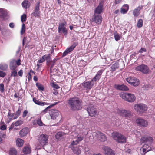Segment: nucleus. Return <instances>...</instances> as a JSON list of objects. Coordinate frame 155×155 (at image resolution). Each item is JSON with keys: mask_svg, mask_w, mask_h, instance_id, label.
I'll use <instances>...</instances> for the list:
<instances>
[{"mask_svg": "<svg viewBox=\"0 0 155 155\" xmlns=\"http://www.w3.org/2000/svg\"><path fill=\"white\" fill-rule=\"evenodd\" d=\"M103 72L102 70L99 71L95 77L91 81L84 82L80 85V87L83 89L90 90L97 83V81H98L100 78Z\"/></svg>", "mask_w": 155, "mask_h": 155, "instance_id": "f257e3e1", "label": "nucleus"}, {"mask_svg": "<svg viewBox=\"0 0 155 155\" xmlns=\"http://www.w3.org/2000/svg\"><path fill=\"white\" fill-rule=\"evenodd\" d=\"M68 103L72 110H78L81 109V102L78 98H73L68 100Z\"/></svg>", "mask_w": 155, "mask_h": 155, "instance_id": "f03ea898", "label": "nucleus"}, {"mask_svg": "<svg viewBox=\"0 0 155 155\" xmlns=\"http://www.w3.org/2000/svg\"><path fill=\"white\" fill-rule=\"evenodd\" d=\"M120 96L122 99L130 102H134L136 99L134 94L132 93L121 92L120 94Z\"/></svg>", "mask_w": 155, "mask_h": 155, "instance_id": "7ed1b4c3", "label": "nucleus"}, {"mask_svg": "<svg viewBox=\"0 0 155 155\" xmlns=\"http://www.w3.org/2000/svg\"><path fill=\"white\" fill-rule=\"evenodd\" d=\"M112 136L114 139L118 143H124L126 142V137L121 134L117 132H113Z\"/></svg>", "mask_w": 155, "mask_h": 155, "instance_id": "20e7f679", "label": "nucleus"}, {"mask_svg": "<svg viewBox=\"0 0 155 155\" xmlns=\"http://www.w3.org/2000/svg\"><path fill=\"white\" fill-rule=\"evenodd\" d=\"M134 109L137 112L143 113L147 110V106L143 104H136L134 106Z\"/></svg>", "mask_w": 155, "mask_h": 155, "instance_id": "39448f33", "label": "nucleus"}, {"mask_svg": "<svg viewBox=\"0 0 155 155\" xmlns=\"http://www.w3.org/2000/svg\"><path fill=\"white\" fill-rule=\"evenodd\" d=\"M93 135L94 138L100 141L104 142L106 140V137L105 135L100 131H97L94 133Z\"/></svg>", "mask_w": 155, "mask_h": 155, "instance_id": "423d86ee", "label": "nucleus"}, {"mask_svg": "<svg viewBox=\"0 0 155 155\" xmlns=\"http://www.w3.org/2000/svg\"><path fill=\"white\" fill-rule=\"evenodd\" d=\"M126 80L128 83L134 86H137L140 84L139 80L133 77H128L126 79Z\"/></svg>", "mask_w": 155, "mask_h": 155, "instance_id": "0eeeda50", "label": "nucleus"}, {"mask_svg": "<svg viewBox=\"0 0 155 155\" xmlns=\"http://www.w3.org/2000/svg\"><path fill=\"white\" fill-rule=\"evenodd\" d=\"M48 136L45 134H41L38 138V141L41 146H44L47 144L48 142Z\"/></svg>", "mask_w": 155, "mask_h": 155, "instance_id": "6e6552de", "label": "nucleus"}, {"mask_svg": "<svg viewBox=\"0 0 155 155\" xmlns=\"http://www.w3.org/2000/svg\"><path fill=\"white\" fill-rule=\"evenodd\" d=\"M135 69L136 71H140L144 74H147L149 71L148 67L144 64L137 66L135 67Z\"/></svg>", "mask_w": 155, "mask_h": 155, "instance_id": "1a4fd4ad", "label": "nucleus"}, {"mask_svg": "<svg viewBox=\"0 0 155 155\" xmlns=\"http://www.w3.org/2000/svg\"><path fill=\"white\" fill-rule=\"evenodd\" d=\"M21 60L19 59L17 60L15 59L12 60L9 63V68L10 70H13L16 69L17 67V65L19 66L21 64Z\"/></svg>", "mask_w": 155, "mask_h": 155, "instance_id": "9d476101", "label": "nucleus"}, {"mask_svg": "<svg viewBox=\"0 0 155 155\" xmlns=\"http://www.w3.org/2000/svg\"><path fill=\"white\" fill-rule=\"evenodd\" d=\"M87 111L89 115L91 117H93L97 114V111L94 106L90 105L87 108Z\"/></svg>", "mask_w": 155, "mask_h": 155, "instance_id": "9b49d317", "label": "nucleus"}, {"mask_svg": "<svg viewBox=\"0 0 155 155\" xmlns=\"http://www.w3.org/2000/svg\"><path fill=\"white\" fill-rule=\"evenodd\" d=\"M49 113L51 118L53 120L57 119L60 117V113L57 110L52 109L49 110Z\"/></svg>", "mask_w": 155, "mask_h": 155, "instance_id": "f8f14e48", "label": "nucleus"}, {"mask_svg": "<svg viewBox=\"0 0 155 155\" xmlns=\"http://www.w3.org/2000/svg\"><path fill=\"white\" fill-rule=\"evenodd\" d=\"M102 19V17L101 15L94 13L93 17L90 19V21L91 24L92 22H94L96 24H100L101 22Z\"/></svg>", "mask_w": 155, "mask_h": 155, "instance_id": "ddd939ff", "label": "nucleus"}, {"mask_svg": "<svg viewBox=\"0 0 155 155\" xmlns=\"http://www.w3.org/2000/svg\"><path fill=\"white\" fill-rule=\"evenodd\" d=\"M136 122L137 125L143 127H146L149 125L148 122L147 120L141 118L137 119Z\"/></svg>", "mask_w": 155, "mask_h": 155, "instance_id": "4468645a", "label": "nucleus"}, {"mask_svg": "<svg viewBox=\"0 0 155 155\" xmlns=\"http://www.w3.org/2000/svg\"><path fill=\"white\" fill-rule=\"evenodd\" d=\"M66 25V22L64 21V23H60L58 27V32L59 33L61 32L66 35L67 34V30L65 27Z\"/></svg>", "mask_w": 155, "mask_h": 155, "instance_id": "2eb2a0df", "label": "nucleus"}, {"mask_svg": "<svg viewBox=\"0 0 155 155\" xmlns=\"http://www.w3.org/2000/svg\"><path fill=\"white\" fill-rule=\"evenodd\" d=\"M118 114L120 115L127 118H130L131 115V113L130 111H127L124 110H117Z\"/></svg>", "mask_w": 155, "mask_h": 155, "instance_id": "dca6fc26", "label": "nucleus"}, {"mask_svg": "<svg viewBox=\"0 0 155 155\" xmlns=\"http://www.w3.org/2000/svg\"><path fill=\"white\" fill-rule=\"evenodd\" d=\"M141 140L143 142L150 145L153 143V139L152 137L150 136H145L141 137Z\"/></svg>", "mask_w": 155, "mask_h": 155, "instance_id": "f3484780", "label": "nucleus"}, {"mask_svg": "<svg viewBox=\"0 0 155 155\" xmlns=\"http://www.w3.org/2000/svg\"><path fill=\"white\" fill-rule=\"evenodd\" d=\"M102 149L104 151L105 155H115L113 151L108 147L104 146L102 147Z\"/></svg>", "mask_w": 155, "mask_h": 155, "instance_id": "a211bd4d", "label": "nucleus"}, {"mask_svg": "<svg viewBox=\"0 0 155 155\" xmlns=\"http://www.w3.org/2000/svg\"><path fill=\"white\" fill-rule=\"evenodd\" d=\"M115 88L117 90L121 91H128V87L124 84H115L114 86Z\"/></svg>", "mask_w": 155, "mask_h": 155, "instance_id": "6ab92c4d", "label": "nucleus"}, {"mask_svg": "<svg viewBox=\"0 0 155 155\" xmlns=\"http://www.w3.org/2000/svg\"><path fill=\"white\" fill-rule=\"evenodd\" d=\"M82 131H83L81 133L82 135H79L78 136L77 140L78 142L81 141L83 140L84 136L87 135L88 133V130L87 128H85L84 130H82Z\"/></svg>", "mask_w": 155, "mask_h": 155, "instance_id": "aec40b11", "label": "nucleus"}, {"mask_svg": "<svg viewBox=\"0 0 155 155\" xmlns=\"http://www.w3.org/2000/svg\"><path fill=\"white\" fill-rule=\"evenodd\" d=\"M40 4V3L38 2L36 3L35 9L32 13V15L35 17L40 16V12L39 11Z\"/></svg>", "mask_w": 155, "mask_h": 155, "instance_id": "412c9836", "label": "nucleus"}, {"mask_svg": "<svg viewBox=\"0 0 155 155\" xmlns=\"http://www.w3.org/2000/svg\"><path fill=\"white\" fill-rule=\"evenodd\" d=\"M103 2L101 1L100 2L98 6L94 10L95 14H100L103 11Z\"/></svg>", "mask_w": 155, "mask_h": 155, "instance_id": "4be33fe9", "label": "nucleus"}, {"mask_svg": "<svg viewBox=\"0 0 155 155\" xmlns=\"http://www.w3.org/2000/svg\"><path fill=\"white\" fill-rule=\"evenodd\" d=\"M143 5H141L139 6L136 8L134 9L133 11V14L134 16L137 17L140 14V10L143 9Z\"/></svg>", "mask_w": 155, "mask_h": 155, "instance_id": "5701e85b", "label": "nucleus"}, {"mask_svg": "<svg viewBox=\"0 0 155 155\" xmlns=\"http://www.w3.org/2000/svg\"><path fill=\"white\" fill-rule=\"evenodd\" d=\"M76 47L75 45H73L70 47L66 49L64 52L63 54L62 57H64L66 56L68 53L72 51Z\"/></svg>", "mask_w": 155, "mask_h": 155, "instance_id": "b1692460", "label": "nucleus"}, {"mask_svg": "<svg viewBox=\"0 0 155 155\" xmlns=\"http://www.w3.org/2000/svg\"><path fill=\"white\" fill-rule=\"evenodd\" d=\"M29 132V129L27 127H25L21 130L19 132L20 136L23 137L27 135Z\"/></svg>", "mask_w": 155, "mask_h": 155, "instance_id": "393cba45", "label": "nucleus"}, {"mask_svg": "<svg viewBox=\"0 0 155 155\" xmlns=\"http://www.w3.org/2000/svg\"><path fill=\"white\" fill-rule=\"evenodd\" d=\"M66 134L63 132L57 133L55 135V138L57 139H60L65 137Z\"/></svg>", "mask_w": 155, "mask_h": 155, "instance_id": "a878e982", "label": "nucleus"}, {"mask_svg": "<svg viewBox=\"0 0 155 155\" xmlns=\"http://www.w3.org/2000/svg\"><path fill=\"white\" fill-rule=\"evenodd\" d=\"M33 101L36 104L39 105L43 106L45 105H49L50 104L47 103L46 102H42L39 101L38 100H37L35 98H33Z\"/></svg>", "mask_w": 155, "mask_h": 155, "instance_id": "bb28decb", "label": "nucleus"}, {"mask_svg": "<svg viewBox=\"0 0 155 155\" xmlns=\"http://www.w3.org/2000/svg\"><path fill=\"white\" fill-rule=\"evenodd\" d=\"M129 6L127 4L124 5L121 8V13L123 14L126 13L128 10Z\"/></svg>", "mask_w": 155, "mask_h": 155, "instance_id": "cd10ccee", "label": "nucleus"}, {"mask_svg": "<svg viewBox=\"0 0 155 155\" xmlns=\"http://www.w3.org/2000/svg\"><path fill=\"white\" fill-rule=\"evenodd\" d=\"M113 64H112L111 67V70L114 71L119 68V64L118 62L117 61H115L113 62Z\"/></svg>", "mask_w": 155, "mask_h": 155, "instance_id": "c85d7f7f", "label": "nucleus"}, {"mask_svg": "<svg viewBox=\"0 0 155 155\" xmlns=\"http://www.w3.org/2000/svg\"><path fill=\"white\" fill-rule=\"evenodd\" d=\"M23 152L25 154H29L31 152V148L29 146H27L24 147L23 150Z\"/></svg>", "mask_w": 155, "mask_h": 155, "instance_id": "c756f323", "label": "nucleus"}, {"mask_svg": "<svg viewBox=\"0 0 155 155\" xmlns=\"http://www.w3.org/2000/svg\"><path fill=\"white\" fill-rule=\"evenodd\" d=\"M45 55V60H46L47 64L48 66H49L52 61L51 54H48Z\"/></svg>", "mask_w": 155, "mask_h": 155, "instance_id": "7c9ffc66", "label": "nucleus"}, {"mask_svg": "<svg viewBox=\"0 0 155 155\" xmlns=\"http://www.w3.org/2000/svg\"><path fill=\"white\" fill-rule=\"evenodd\" d=\"M16 144L17 146L21 147L23 144L24 141L21 139L18 138L16 140Z\"/></svg>", "mask_w": 155, "mask_h": 155, "instance_id": "2f4dec72", "label": "nucleus"}, {"mask_svg": "<svg viewBox=\"0 0 155 155\" xmlns=\"http://www.w3.org/2000/svg\"><path fill=\"white\" fill-rule=\"evenodd\" d=\"M30 5V3L27 0L24 1L22 3V6L25 9L29 8Z\"/></svg>", "mask_w": 155, "mask_h": 155, "instance_id": "473e14b6", "label": "nucleus"}, {"mask_svg": "<svg viewBox=\"0 0 155 155\" xmlns=\"http://www.w3.org/2000/svg\"><path fill=\"white\" fill-rule=\"evenodd\" d=\"M72 150L75 154H79L81 153V150L78 147H73L72 148Z\"/></svg>", "mask_w": 155, "mask_h": 155, "instance_id": "72a5a7b5", "label": "nucleus"}, {"mask_svg": "<svg viewBox=\"0 0 155 155\" xmlns=\"http://www.w3.org/2000/svg\"><path fill=\"white\" fill-rule=\"evenodd\" d=\"M7 15V11L3 9L0 8V16L4 18Z\"/></svg>", "mask_w": 155, "mask_h": 155, "instance_id": "f704fd0d", "label": "nucleus"}, {"mask_svg": "<svg viewBox=\"0 0 155 155\" xmlns=\"http://www.w3.org/2000/svg\"><path fill=\"white\" fill-rule=\"evenodd\" d=\"M57 103V102H55L54 104H52L51 105L49 106L48 107L46 108L45 109L43 110L41 113V114H43L46 113L48 111V109L51 108L52 107L54 106Z\"/></svg>", "mask_w": 155, "mask_h": 155, "instance_id": "c9c22d12", "label": "nucleus"}, {"mask_svg": "<svg viewBox=\"0 0 155 155\" xmlns=\"http://www.w3.org/2000/svg\"><path fill=\"white\" fill-rule=\"evenodd\" d=\"M8 68V65L5 63H2L0 64V69L2 70L5 71L7 70Z\"/></svg>", "mask_w": 155, "mask_h": 155, "instance_id": "e433bc0d", "label": "nucleus"}, {"mask_svg": "<svg viewBox=\"0 0 155 155\" xmlns=\"http://www.w3.org/2000/svg\"><path fill=\"white\" fill-rule=\"evenodd\" d=\"M11 76L16 77L17 75V70L16 69H14L13 70H11Z\"/></svg>", "mask_w": 155, "mask_h": 155, "instance_id": "4c0bfd02", "label": "nucleus"}, {"mask_svg": "<svg viewBox=\"0 0 155 155\" xmlns=\"http://www.w3.org/2000/svg\"><path fill=\"white\" fill-rule=\"evenodd\" d=\"M150 144L146 143L143 146V148H144L147 150V151H149L151 150V148L150 147Z\"/></svg>", "mask_w": 155, "mask_h": 155, "instance_id": "58836bf2", "label": "nucleus"}, {"mask_svg": "<svg viewBox=\"0 0 155 155\" xmlns=\"http://www.w3.org/2000/svg\"><path fill=\"white\" fill-rule=\"evenodd\" d=\"M17 153V151L15 148H12L10 149L9 152L10 155H16Z\"/></svg>", "mask_w": 155, "mask_h": 155, "instance_id": "ea45409f", "label": "nucleus"}, {"mask_svg": "<svg viewBox=\"0 0 155 155\" xmlns=\"http://www.w3.org/2000/svg\"><path fill=\"white\" fill-rule=\"evenodd\" d=\"M21 113V110L19 109L15 114H14V119H17L20 115Z\"/></svg>", "mask_w": 155, "mask_h": 155, "instance_id": "a19ab883", "label": "nucleus"}, {"mask_svg": "<svg viewBox=\"0 0 155 155\" xmlns=\"http://www.w3.org/2000/svg\"><path fill=\"white\" fill-rule=\"evenodd\" d=\"M143 21L141 19H140L138 20L137 23V26L138 28H140L143 26Z\"/></svg>", "mask_w": 155, "mask_h": 155, "instance_id": "79ce46f5", "label": "nucleus"}, {"mask_svg": "<svg viewBox=\"0 0 155 155\" xmlns=\"http://www.w3.org/2000/svg\"><path fill=\"white\" fill-rule=\"evenodd\" d=\"M114 38L116 41H118L120 39V35L116 32L114 34Z\"/></svg>", "mask_w": 155, "mask_h": 155, "instance_id": "37998d69", "label": "nucleus"}, {"mask_svg": "<svg viewBox=\"0 0 155 155\" xmlns=\"http://www.w3.org/2000/svg\"><path fill=\"white\" fill-rule=\"evenodd\" d=\"M36 86L39 90L43 91L44 89L43 86L40 83H36Z\"/></svg>", "mask_w": 155, "mask_h": 155, "instance_id": "c03bdc74", "label": "nucleus"}, {"mask_svg": "<svg viewBox=\"0 0 155 155\" xmlns=\"http://www.w3.org/2000/svg\"><path fill=\"white\" fill-rule=\"evenodd\" d=\"M58 59V58H55L53 60H52L51 62L50 63V69H51L55 65V63L57 60Z\"/></svg>", "mask_w": 155, "mask_h": 155, "instance_id": "a18cd8bd", "label": "nucleus"}, {"mask_svg": "<svg viewBox=\"0 0 155 155\" xmlns=\"http://www.w3.org/2000/svg\"><path fill=\"white\" fill-rule=\"evenodd\" d=\"M25 31V24L23 23L22 25V27L21 31V34L23 35Z\"/></svg>", "mask_w": 155, "mask_h": 155, "instance_id": "49530a36", "label": "nucleus"}, {"mask_svg": "<svg viewBox=\"0 0 155 155\" xmlns=\"http://www.w3.org/2000/svg\"><path fill=\"white\" fill-rule=\"evenodd\" d=\"M23 123V121L21 120H19L16 121V122L14 123V124L15 126H18L21 125Z\"/></svg>", "mask_w": 155, "mask_h": 155, "instance_id": "de8ad7c7", "label": "nucleus"}, {"mask_svg": "<svg viewBox=\"0 0 155 155\" xmlns=\"http://www.w3.org/2000/svg\"><path fill=\"white\" fill-rule=\"evenodd\" d=\"M14 114L11 113L10 110H9V112L8 113V117L9 119L11 120L12 119H14Z\"/></svg>", "mask_w": 155, "mask_h": 155, "instance_id": "09e8293b", "label": "nucleus"}, {"mask_svg": "<svg viewBox=\"0 0 155 155\" xmlns=\"http://www.w3.org/2000/svg\"><path fill=\"white\" fill-rule=\"evenodd\" d=\"M46 55H44L39 59L38 61V63H42L44 62L45 60Z\"/></svg>", "mask_w": 155, "mask_h": 155, "instance_id": "8fccbe9b", "label": "nucleus"}, {"mask_svg": "<svg viewBox=\"0 0 155 155\" xmlns=\"http://www.w3.org/2000/svg\"><path fill=\"white\" fill-rule=\"evenodd\" d=\"M145 149L142 147L141 148L140 152L141 155H145L146 153L147 152Z\"/></svg>", "mask_w": 155, "mask_h": 155, "instance_id": "3c124183", "label": "nucleus"}, {"mask_svg": "<svg viewBox=\"0 0 155 155\" xmlns=\"http://www.w3.org/2000/svg\"><path fill=\"white\" fill-rule=\"evenodd\" d=\"M31 73L35 74V73L34 72V71L31 70H30V72H28V78L29 81L31 80L32 78V76L30 74Z\"/></svg>", "mask_w": 155, "mask_h": 155, "instance_id": "603ef678", "label": "nucleus"}, {"mask_svg": "<svg viewBox=\"0 0 155 155\" xmlns=\"http://www.w3.org/2000/svg\"><path fill=\"white\" fill-rule=\"evenodd\" d=\"M26 20V15L24 14L21 17V22H23L25 21Z\"/></svg>", "mask_w": 155, "mask_h": 155, "instance_id": "864d4df0", "label": "nucleus"}, {"mask_svg": "<svg viewBox=\"0 0 155 155\" xmlns=\"http://www.w3.org/2000/svg\"><path fill=\"white\" fill-rule=\"evenodd\" d=\"M4 86L3 84H0V91L1 92L3 93L4 91Z\"/></svg>", "mask_w": 155, "mask_h": 155, "instance_id": "5fc2aeb1", "label": "nucleus"}, {"mask_svg": "<svg viewBox=\"0 0 155 155\" xmlns=\"http://www.w3.org/2000/svg\"><path fill=\"white\" fill-rule=\"evenodd\" d=\"M37 123L40 126H42L44 124L40 118H38L37 120Z\"/></svg>", "mask_w": 155, "mask_h": 155, "instance_id": "6e6d98bb", "label": "nucleus"}, {"mask_svg": "<svg viewBox=\"0 0 155 155\" xmlns=\"http://www.w3.org/2000/svg\"><path fill=\"white\" fill-rule=\"evenodd\" d=\"M106 62L107 64H109L110 61L112 60V59L109 57H107L105 58Z\"/></svg>", "mask_w": 155, "mask_h": 155, "instance_id": "4d7b16f0", "label": "nucleus"}, {"mask_svg": "<svg viewBox=\"0 0 155 155\" xmlns=\"http://www.w3.org/2000/svg\"><path fill=\"white\" fill-rule=\"evenodd\" d=\"M6 75V74L5 72H4L2 71H0V77L2 78H4Z\"/></svg>", "mask_w": 155, "mask_h": 155, "instance_id": "13d9d810", "label": "nucleus"}, {"mask_svg": "<svg viewBox=\"0 0 155 155\" xmlns=\"http://www.w3.org/2000/svg\"><path fill=\"white\" fill-rule=\"evenodd\" d=\"M6 125L5 124L3 125L0 127V129L2 130H5L6 129Z\"/></svg>", "mask_w": 155, "mask_h": 155, "instance_id": "bf43d9fd", "label": "nucleus"}, {"mask_svg": "<svg viewBox=\"0 0 155 155\" xmlns=\"http://www.w3.org/2000/svg\"><path fill=\"white\" fill-rule=\"evenodd\" d=\"M113 123L116 126H118L120 124V122L119 121L117 120L115 122H114Z\"/></svg>", "mask_w": 155, "mask_h": 155, "instance_id": "052dcab7", "label": "nucleus"}, {"mask_svg": "<svg viewBox=\"0 0 155 155\" xmlns=\"http://www.w3.org/2000/svg\"><path fill=\"white\" fill-rule=\"evenodd\" d=\"M79 143V142L77 140L76 141H73L71 143V145H77Z\"/></svg>", "mask_w": 155, "mask_h": 155, "instance_id": "680f3d73", "label": "nucleus"}, {"mask_svg": "<svg viewBox=\"0 0 155 155\" xmlns=\"http://www.w3.org/2000/svg\"><path fill=\"white\" fill-rule=\"evenodd\" d=\"M146 49L144 48H141L139 51V53H142L143 52H146Z\"/></svg>", "mask_w": 155, "mask_h": 155, "instance_id": "e2e57ef3", "label": "nucleus"}, {"mask_svg": "<svg viewBox=\"0 0 155 155\" xmlns=\"http://www.w3.org/2000/svg\"><path fill=\"white\" fill-rule=\"evenodd\" d=\"M28 113V111L27 110H25L23 113L22 117L23 118H25L27 114Z\"/></svg>", "mask_w": 155, "mask_h": 155, "instance_id": "0e129e2a", "label": "nucleus"}, {"mask_svg": "<svg viewBox=\"0 0 155 155\" xmlns=\"http://www.w3.org/2000/svg\"><path fill=\"white\" fill-rule=\"evenodd\" d=\"M23 74V71L22 70H20L18 72V74L20 77H22Z\"/></svg>", "mask_w": 155, "mask_h": 155, "instance_id": "69168bd1", "label": "nucleus"}, {"mask_svg": "<svg viewBox=\"0 0 155 155\" xmlns=\"http://www.w3.org/2000/svg\"><path fill=\"white\" fill-rule=\"evenodd\" d=\"M53 87L54 88L56 89H58L60 88L58 85L55 84H53Z\"/></svg>", "mask_w": 155, "mask_h": 155, "instance_id": "338daca9", "label": "nucleus"}, {"mask_svg": "<svg viewBox=\"0 0 155 155\" xmlns=\"http://www.w3.org/2000/svg\"><path fill=\"white\" fill-rule=\"evenodd\" d=\"M9 26L10 27L13 28L14 26V24L13 23H11L9 24Z\"/></svg>", "mask_w": 155, "mask_h": 155, "instance_id": "774afa93", "label": "nucleus"}]
</instances>
